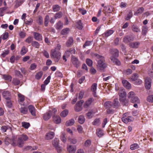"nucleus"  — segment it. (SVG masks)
Wrapping results in <instances>:
<instances>
[{"instance_id":"nucleus-1","label":"nucleus","mask_w":153,"mask_h":153,"mask_svg":"<svg viewBox=\"0 0 153 153\" xmlns=\"http://www.w3.org/2000/svg\"><path fill=\"white\" fill-rule=\"evenodd\" d=\"M28 139V137L27 135L22 134L19 136L18 138L14 137L12 139H10L8 137H6L4 141L7 145L11 144L13 146H18L20 148H22L24 146V142L27 140Z\"/></svg>"},{"instance_id":"nucleus-2","label":"nucleus","mask_w":153,"mask_h":153,"mask_svg":"<svg viewBox=\"0 0 153 153\" xmlns=\"http://www.w3.org/2000/svg\"><path fill=\"white\" fill-rule=\"evenodd\" d=\"M93 56H95L99 59L97 61V68L100 70L104 71V69L107 67V65L105 62L104 57L96 53H93L92 54Z\"/></svg>"},{"instance_id":"nucleus-3","label":"nucleus","mask_w":153,"mask_h":153,"mask_svg":"<svg viewBox=\"0 0 153 153\" xmlns=\"http://www.w3.org/2000/svg\"><path fill=\"white\" fill-rule=\"evenodd\" d=\"M57 112V110L54 108L52 109V110H49L48 112L44 114L43 118L45 120H48L51 117L52 115H53V114H55Z\"/></svg>"},{"instance_id":"nucleus-4","label":"nucleus","mask_w":153,"mask_h":153,"mask_svg":"<svg viewBox=\"0 0 153 153\" xmlns=\"http://www.w3.org/2000/svg\"><path fill=\"white\" fill-rule=\"evenodd\" d=\"M51 56L52 58L55 59L56 62H58L60 59L61 53L59 51L51 50Z\"/></svg>"},{"instance_id":"nucleus-5","label":"nucleus","mask_w":153,"mask_h":153,"mask_svg":"<svg viewBox=\"0 0 153 153\" xmlns=\"http://www.w3.org/2000/svg\"><path fill=\"white\" fill-rule=\"evenodd\" d=\"M71 61L74 66L76 68H78L80 66V62L78 58L74 56H71Z\"/></svg>"},{"instance_id":"nucleus-6","label":"nucleus","mask_w":153,"mask_h":153,"mask_svg":"<svg viewBox=\"0 0 153 153\" xmlns=\"http://www.w3.org/2000/svg\"><path fill=\"white\" fill-rule=\"evenodd\" d=\"M3 97L6 100H10L11 98V94L8 91H4L2 93Z\"/></svg>"},{"instance_id":"nucleus-7","label":"nucleus","mask_w":153,"mask_h":153,"mask_svg":"<svg viewBox=\"0 0 153 153\" xmlns=\"http://www.w3.org/2000/svg\"><path fill=\"white\" fill-rule=\"evenodd\" d=\"M151 79L148 77L146 78L145 79V87L146 89H149L151 86Z\"/></svg>"},{"instance_id":"nucleus-8","label":"nucleus","mask_w":153,"mask_h":153,"mask_svg":"<svg viewBox=\"0 0 153 153\" xmlns=\"http://www.w3.org/2000/svg\"><path fill=\"white\" fill-rule=\"evenodd\" d=\"M133 40L134 38L131 36H126L124 37L123 39V41L126 43Z\"/></svg>"},{"instance_id":"nucleus-9","label":"nucleus","mask_w":153,"mask_h":153,"mask_svg":"<svg viewBox=\"0 0 153 153\" xmlns=\"http://www.w3.org/2000/svg\"><path fill=\"white\" fill-rule=\"evenodd\" d=\"M55 114H53V122L56 124L60 123L61 122V119L58 115H55Z\"/></svg>"},{"instance_id":"nucleus-10","label":"nucleus","mask_w":153,"mask_h":153,"mask_svg":"<svg viewBox=\"0 0 153 153\" xmlns=\"http://www.w3.org/2000/svg\"><path fill=\"white\" fill-rule=\"evenodd\" d=\"M28 108L29 111L32 115L34 116H36V110L35 108L32 105H29L28 106Z\"/></svg>"},{"instance_id":"nucleus-11","label":"nucleus","mask_w":153,"mask_h":153,"mask_svg":"<svg viewBox=\"0 0 153 153\" xmlns=\"http://www.w3.org/2000/svg\"><path fill=\"white\" fill-rule=\"evenodd\" d=\"M54 136V133L53 132H50L47 133L45 136V139L47 140L52 139Z\"/></svg>"},{"instance_id":"nucleus-12","label":"nucleus","mask_w":153,"mask_h":153,"mask_svg":"<svg viewBox=\"0 0 153 153\" xmlns=\"http://www.w3.org/2000/svg\"><path fill=\"white\" fill-rule=\"evenodd\" d=\"M97 84L96 83H93L91 86V90L93 92V95L94 97H97L96 95V91L97 90Z\"/></svg>"},{"instance_id":"nucleus-13","label":"nucleus","mask_w":153,"mask_h":153,"mask_svg":"<svg viewBox=\"0 0 153 153\" xmlns=\"http://www.w3.org/2000/svg\"><path fill=\"white\" fill-rule=\"evenodd\" d=\"M111 53L112 55V56L115 58L119 56V51L116 49H114L111 50Z\"/></svg>"},{"instance_id":"nucleus-14","label":"nucleus","mask_w":153,"mask_h":153,"mask_svg":"<svg viewBox=\"0 0 153 153\" xmlns=\"http://www.w3.org/2000/svg\"><path fill=\"white\" fill-rule=\"evenodd\" d=\"M94 100L93 98H89L87 100L84 105V107L85 108H87L91 104L92 102Z\"/></svg>"},{"instance_id":"nucleus-15","label":"nucleus","mask_w":153,"mask_h":153,"mask_svg":"<svg viewBox=\"0 0 153 153\" xmlns=\"http://www.w3.org/2000/svg\"><path fill=\"white\" fill-rule=\"evenodd\" d=\"M122 84L125 88L127 89H129L131 88V85L126 80H123L122 81Z\"/></svg>"},{"instance_id":"nucleus-16","label":"nucleus","mask_w":153,"mask_h":153,"mask_svg":"<svg viewBox=\"0 0 153 153\" xmlns=\"http://www.w3.org/2000/svg\"><path fill=\"white\" fill-rule=\"evenodd\" d=\"M140 44V43L138 42H134L130 43L129 46L131 48H136L138 47Z\"/></svg>"},{"instance_id":"nucleus-17","label":"nucleus","mask_w":153,"mask_h":153,"mask_svg":"<svg viewBox=\"0 0 153 153\" xmlns=\"http://www.w3.org/2000/svg\"><path fill=\"white\" fill-rule=\"evenodd\" d=\"M18 101L20 104L21 105L23 104V103L25 100V97L20 93L18 94Z\"/></svg>"},{"instance_id":"nucleus-18","label":"nucleus","mask_w":153,"mask_h":153,"mask_svg":"<svg viewBox=\"0 0 153 153\" xmlns=\"http://www.w3.org/2000/svg\"><path fill=\"white\" fill-rule=\"evenodd\" d=\"M113 105L114 108H117L120 106V103L119 102L118 99H114L113 102Z\"/></svg>"},{"instance_id":"nucleus-19","label":"nucleus","mask_w":153,"mask_h":153,"mask_svg":"<svg viewBox=\"0 0 153 153\" xmlns=\"http://www.w3.org/2000/svg\"><path fill=\"white\" fill-rule=\"evenodd\" d=\"M111 60L115 63L116 65H120V62L117 59L115 58L114 57L111 56L110 58Z\"/></svg>"},{"instance_id":"nucleus-20","label":"nucleus","mask_w":153,"mask_h":153,"mask_svg":"<svg viewBox=\"0 0 153 153\" xmlns=\"http://www.w3.org/2000/svg\"><path fill=\"white\" fill-rule=\"evenodd\" d=\"M68 150L70 153H75L76 149L71 146H69L67 148Z\"/></svg>"},{"instance_id":"nucleus-21","label":"nucleus","mask_w":153,"mask_h":153,"mask_svg":"<svg viewBox=\"0 0 153 153\" xmlns=\"http://www.w3.org/2000/svg\"><path fill=\"white\" fill-rule=\"evenodd\" d=\"M75 121L73 119H71L67 121L65 123V125L67 126H71L74 125Z\"/></svg>"},{"instance_id":"nucleus-22","label":"nucleus","mask_w":153,"mask_h":153,"mask_svg":"<svg viewBox=\"0 0 153 153\" xmlns=\"http://www.w3.org/2000/svg\"><path fill=\"white\" fill-rule=\"evenodd\" d=\"M130 101L133 103H139L140 102V101L138 97L136 96L133 97L132 99L130 100Z\"/></svg>"},{"instance_id":"nucleus-23","label":"nucleus","mask_w":153,"mask_h":153,"mask_svg":"<svg viewBox=\"0 0 153 153\" xmlns=\"http://www.w3.org/2000/svg\"><path fill=\"white\" fill-rule=\"evenodd\" d=\"M27 51V48L25 46H23L22 47L20 51V54L22 55H24L26 53Z\"/></svg>"},{"instance_id":"nucleus-24","label":"nucleus","mask_w":153,"mask_h":153,"mask_svg":"<svg viewBox=\"0 0 153 153\" xmlns=\"http://www.w3.org/2000/svg\"><path fill=\"white\" fill-rule=\"evenodd\" d=\"M60 9V6L58 4L53 5L52 6V9L54 12L59 11Z\"/></svg>"},{"instance_id":"nucleus-25","label":"nucleus","mask_w":153,"mask_h":153,"mask_svg":"<svg viewBox=\"0 0 153 153\" xmlns=\"http://www.w3.org/2000/svg\"><path fill=\"white\" fill-rule=\"evenodd\" d=\"M119 95L120 98H122L123 99H125L124 97L126 95V93L125 91L123 90L120 91H119Z\"/></svg>"},{"instance_id":"nucleus-26","label":"nucleus","mask_w":153,"mask_h":153,"mask_svg":"<svg viewBox=\"0 0 153 153\" xmlns=\"http://www.w3.org/2000/svg\"><path fill=\"white\" fill-rule=\"evenodd\" d=\"M52 144L53 146L56 147L59 146V140L55 138L52 141Z\"/></svg>"},{"instance_id":"nucleus-27","label":"nucleus","mask_w":153,"mask_h":153,"mask_svg":"<svg viewBox=\"0 0 153 153\" xmlns=\"http://www.w3.org/2000/svg\"><path fill=\"white\" fill-rule=\"evenodd\" d=\"M76 27L79 30H81L83 28V25L81 20H79L77 22Z\"/></svg>"},{"instance_id":"nucleus-28","label":"nucleus","mask_w":153,"mask_h":153,"mask_svg":"<svg viewBox=\"0 0 153 153\" xmlns=\"http://www.w3.org/2000/svg\"><path fill=\"white\" fill-rule=\"evenodd\" d=\"M12 83L14 85H17L20 83V81L18 79L14 78L13 79Z\"/></svg>"},{"instance_id":"nucleus-29","label":"nucleus","mask_w":153,"mask_h":153,"mask_svg":"<svg viewBox=\"0 0 153 153\" xmlns=\"http://www.w3.org/2000/svg\"><path fill=\"white\" fill-rule=\"evenodd\" d=\"M63 24L60 21H59L56 25V28L57 29H60L63 27Z\"/></svg>"},{"instance_id":"nucleus-30","label":"nucleus","mask_w":153,"mask_h":153,"mask_svg":"<svg viewBox=\"0 0 153 153\" xmlns=\"http://www.w3.org/2000/svg\"><path fill=\"white\" fill-rule=\"evenodd\" d=\"M112 105V104L111 102L108 101L105 102L104 105L106 108H111Z\"/></svg>"},{"instance_id":"nucleus-31","label":"nucleus","mask_w":153,"mask_h":153,"mask_svg":"<svg viewBox=\"0 0 153 153\" xmlns=\"http://www.w3.org/2000/svg\"><path fill=\"white\" fill-rule=\"evenodd\" d=\"M68 111L67 109H65L60 113V116L62 117H65L68 114Z\"/></svg>"},{"instance_id":"nucleus-32","label":"nucleus","mask_w":153,"mask_h":153,"mask_svg":"<svg viewBox=\"0 0 153 153\" xmlns=\"http://www.w3.org/2000/svg\"><path fill=\"white\" fill-rule=\"evenodd\" d=\"M114 32V31L113 30H109L105 33L103 35L105 37H108L112 34Z\"/></svg>"},{"instance_id":"nucleus-33","label":"nucleus","mask_w":153,"mask_h":153,"mask_svg":"<svg viewBox=\"0 0 153 153\" xmlns=\"http://www.w3.org/2000/svg\"><path fill=\"white\" fill-rule=\"evenodd\" d=\"M131 117H123L122 118V121L125 123H127L131 121V120L130 119Z\"/></svg>"},{"instance_id":"nucleus-34","label":"nucleus","mask_w":153,"mask_h":153,"mask_svg":"<svg viewBox=\"0 0 153 153\" xmlns=\"http://www.w3.org/2000/svg\"><path fill=\"white\" fill-rule=\"evenodd\" d=\"M85 118L82 115H80L78 118L79 122L81 124H83L85 122Z\"/></svg>"},{"instance_id":"nucleus-35","label":"nucleus","mask_w":153,"mask_h":153,"mask_svg":"<svg viewBox=\"0 0 153 153\" xmlns=\"http://www.w3.org/2000/svg\"><path fill=\"white\" fill-rule=\"evenodd\" d=\"M63 16V13L62 12L60 11L56 13L54 17L55 19H59L61 18Z\"/></svg>"},{"instance_id":"nucleus-36","label":"nucleus","mask_w":153,"mask_h":153,"mask_svg":"<svg viewBox=\"0 0 153 153\" xmlns=\"http://www.w3.org/2000/svg\"><path fill=\"white\" fill-rule=\"evenodd\" d=\"M74 41L72 37H70L66 43L67 46L68 47L70 46L73 43Z\"/></svg>"},{"instance_id":"nucleus-37","label":"nucleus","mask_w":153,"mask_h":153,"mask_svg":"<svg viewBox=\"0 0 153 153\" xmlns=\"http://www.w3.org/2000/svg\"><path fill=\"white\" fill-rule=\"evenodd\" d=\"M135 93L133 91H131L129 92L128 94V99H131L133 97L135 96Z\"/></svg>"},{"instance_id":"nucleus-38","label":"nucleus","mask_w":153,"mask_h":153,"mask_svg":"<svg viewBox=\"0 0 153 153\" xmlns=\"http://www.w3.org/2000/svg\"><path fill=\"white\" fill-rule=\"evenodd\" d=\"M132 30L134 32L138 33L140 31V29L137 26L133 25L132 26Z\"/></svg>"},{"instance_id":"nucleus-39","label":"nucleus","mask_w":153,"mask_h":153,"mask_svg":"<svg viewBox=\"0 0 153 153\" xmlns=\"http://www.w3.org/2000/svg\"><path fill=\"white\" fill-rule=\"evenodd\" d=\"M139 146L137 143H134L130 146V149L132 150H135L139 148Z\"/></svg>"},{"instance_id":"nucleus-40","label":"nucleus","mask_w":153,"mask_h":153,"mask_svg":"<svg viewBox=\"0 0 153 153\" xmlns=\"http://www.w3.org/2000/svg\"><path fill=\"white\" fill-rule=\"evenodd\" d=\"M120 101L121 102H122L123 103V105L128 106V102L127 100L126 99H123L122 98H120Z\"/></svg>"},{"instance_id":"nucleus-41","label":"nucleus","mask_w":153,"mask_h":153,"mask_svg":"<svg viewBox=\"0 0 153 153\" xmlns=\"http://www.w3.org/2000/svg\"><path fill=\"white\" fill-rule=\"evenodd\" d=\"M3 78L4 79L10 81H11L12 79V77L11 76L5 74L3 75Z\"/></svg>"},{"instance_id":"nucleus-42","label":"nucleus","mask_w":153,"mask_h":153,"mask_svg":"<svg viewBox=\"0 0 153 153\" xmlns=\"http://www.w3.org/2000/svg\"><path fill=\"white\" fill-rule=\"evenodd\" d=\"M20 111L21 113L25 114H27V109L25 107H22L20 109Z\"/></svg>"},{"instance_id":"nucleus-43","label":"nucleus","mask_w":153,"mask_h":153,"mask_svg":"<svg viewBox=\"0 0 153 153\" xmlns=\"http://www.w3.org/2000/svg\"><path fill=\"white\" fill-rule=\"evenodd\" d=\"M70 30V29L68 28H66L62 30L61 31V33L63 35L67 34L68 33Z\"/></svg>"},{"instance_id":"nucleus-44","label":"nucleus","mask_w":153,"mask_h":153,"mask_svg":"<svg viewBox=\"0 0 153 153\" xmlns=\"http://www.w3.org/2000/svg\"><path fill=\"white\" fill-rule=\"evenodd\" d=\"M25 22L26 25H31L33 22V20L30 18L29 20H27V19H25L24 20Z\"/></svg>"},{"instance_id":"nucleus-45","label":"nucleus","mask_w":153,"mask_h":153,"mask_svg":"<svg viewBox=\"0 0 153 153\" xmlns=\"http://www.w3.org/2000/svg\"><path fill=\"white\" fill-rule=\"evenodd\" d=\"M138 77V74L136 73L133 74L131 77V79L132 81H135L137 79Z\"/></svg>"},{"instance_id":"nucleus-46","label":"nucleus","mask_w":153,"mask_h":153,"mask_svg":"<svg viewBox=\"0 0 153 153\" xmlns=\"http://www.w3.org/2000/svg\"><path fill=\"white\" fill-rule=\"evenodd\" d=\"M123 73L128 75L131 74L132 73V71L130 69H128L124 70L123 71Z\"/></svg>"},{"instance_id":"nucleus-47","label":"nucleus","mask_w":153,"mask_h":153,"mask_svg":"<svg viewBox=\"0 0 153 153\" xmlns=\"http://www.w3.org/2000/svg\"><path fill=\"white\" fill-rule=\"evenodd\" d=\"M144 10L143 7H141L139 8L137 11L136 12L135 14L137 15L138 14H141Z\"/></svg>"},{"instance_id":"nucleus-48","label":"nucleus","mask_w":153,"mask_h":153,"mask_svg":"<svg viewBox=\"0 0 153 153\" xmlns=\"http://www.w3.org/2000/svg\"><path fill=\"white\" fill-rule=\"evenodd\" d=\"M148 30V28L146 26L143 27L142 28V34L143 35H146Z\"/></svg>"},{"instance_id":"nucleus-49","label":"nucleus","mask_w":153,"mask_h":153,"mask_svg":"<svg viewBox=\"0 0 153 153\" xmlns=\"http://www.w3.org/2000/svg\"><path fill=\"white\" fill-rule=\"evenodd\" d=\"M86 63L87 65L90 67H91L92 65V61L90 59H87L86 60Z\"/></svg>"},{"instance_id":"nucleus-50","label":"nucleus","mask_w":153,"mask_h":153,"mask_svg":"<svg viewBox=\"0 0 153 153\" xmlns=\"http://www.w3.org/2000/svg\"><path fill=\"white\" fill-rule=\"evenodd\" d=\"M68 140L71 143L74 144L76 143L77 141V140L74 138H70Z\"/></svg>"},{"instance_id":"nucleus-51","label":"nucleus","mask_w":153,"mask_h":153,"mask_svg":"<svg viewBox=\"0 0 153 153\" xmlns=\"http://www.w3.org/2000/svg\"><path fill=\"white\" fill-rule=\"evenodd\" d=\"M30 124L29 123L24 122L22 123V126L26 128H27L30 126Z\"/></svg>"},{"instance_id":"nucleus-52","label":"nucleus","mask_w":153,"mask_h":153,"mask_svg":"<svg viewBox=\"0 0 153 153\" xmlns=\"http://www.w3.org/2000/svg\"><path fill=\"white\" fill-rule=\"evenodd\" d=\"M147 100L149 102H153V95L149 96L147 98Z\"/></svg>"},{"instance_id":"nucleus-53","label":"nucleus","mask_w":153,"mask_h":153,"mask_svg":"<svg viewBox=\"0 0 153 153\" xmlns=\"http://www.w3.org/2000/svg\"><path fill=\"white\" fill-rule=\"evenodd\" d=\"M84 91H81L79 93L78 98L79 100L82 99L83 97L84 94Z\"/></svg>"},{"instance_id":"nucleus-54","label":"nucleus","mask_w":153,"mask_h":153,"mask_svg":"<svg viewBox=\"0 0 153 153\" xmlns=\"http://www.w3.org/2000/svg\"><path fill=\"white\" fill-rule=\"evenodd\" d=\"M7 102L6 105L9 108H11L12 106V103L10 100H7Z\"/></svg>"},{"instance_id":"nucleus-55","label":"nucleus","mask_w":153,"mask_h":153,"mask_svg":"<svg viewBox=\"0 0 153 153\" xmlns=\"http://www.w3.org/2000/svg\"><path fill=\"white\" fill-rule=\"evenodd\" d=\"M19 35L21 38H24L25 37L26 33L24 32L21 31L20 32Z\"/></svg>"},{"instance_id":"nucleus-56","label":"nucleus","mask_w":153,"mask_h":153,"mask_svg":"<svg viewBox=\"0 0 153 153\" xmlns=\"http://www.w3.org/2000/svg\"><path fill=\"white\" fill-rule=\"evenodd\" d=\"M91 144V141L89 140H87L85 143V146L86 147H88L90 146Z\"/></svg>"},{"instance_id":"nucleus-57","label":"nucleus","mask_w":153,"mask_h":153,"mask_svg":"<svg viewBox=\"0 0 153 153\" xmlns=\"http://www.w3.org/2000/svg\"><path fill=\"white\" fill-rule=\"evenodd\" d=\"M97 135L99 137H101L103 135V132L102 130L99 129V131L97 132Z\"/></svg>"},{"instance_id":"nucleus-58","label":"nucleus","mask_w":153,"mask_h":153,"mask_svg":"<svg viewBox=\"0 0 153 153\" xmlns=\"http://www.w3.org/2000/svg\"><path fill=\"white\" fill-rule=\"evenodd\" d=\"M49 19V16L48 15H47L45 19V26H47L48 23V20Z\"/></svg>"},{"instance_id":"nucleus-59","label":"nucleus","mask_w":153,"mask_h":153,"mask_svg":"<svg viewBox=\"0 0 153 153\" xmlns=\"http://www.w3.org/2000/svg\"><path fill=\"white\" fill-rule=\"evenodd\" d=\"M100 123V120L99 119H95L93 123V124L94 125H97Z\"/></svg>"},{"instance_id":"nucleus-60","label":"nucleus","mask_w":153,"mask_h":153,"mask_svg":"<svg viewBox=\"0 0 153 153\" xmlns=\"http://www.w3.org/2000/svg\"><path fill=\"white\" fill-rule=\"evenodd\" d=\"M51 77L50 76H48L46 79L44 81V83L45 85H47L50 82Z\"/></svg>"},{"instance_id":"nucleus-61","label":"nucleus","mask_w":153,"mask_h":153,"mask_svg":"<svg viewBox=\"0 0 153 153\" xmlns=\"http://www.w3.org/2000/svg\"><path fill=\"white\" fill-rule=\"evenodd\" d=\"M32 45L36 48H38V43L37 42L34 41L32 42Z\"/></svg>"},{"instance_id":"nucleus-62","label":"nucleus","mask_w":153,"mask_h":153,"mask_svg":"<svg viewBox=\"0 0 153 153\" xmlns=\"http://www.w3.org/2000/svg\"><path fill=\"white\" fill-rule=\"evenodd\" d=\"M91 43V41H86L83 45V48H85L86 46H88L90 45Z\"/></svg>"},{"instance_id":"nucleus-63","label":"nucleus","mask_w":153,"mask_h":153,"mask_svg":"<svg viewBox=\"0 0 153 153\" xmlns=\"http://www.w3.org/2000/svg\"><path fill=\"white\" fill-rule=\"evenodd\" d=\"M61 140L64 143H65L66 141V138L65 137V135L62 134L61 136Z\"/></svg>"},{"instance_id":"nucleus-64","label":"nucleus","mask_w":153,"mask_h":153,"mask_svg":"<svg viewBox=\"0 0 153 153\" xmlns=\"http://www.w3.org/2000/svg\"><path fill=\"white\" fill-rule=\"evenodd\" d=\"M77 130L79 133H82L83 130V128L81 126H78L77 128Z\"/></svg>"}]
</instances>
